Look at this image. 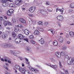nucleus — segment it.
<instances>
[{
	"label": "nucleus",
	"instance_id": "1",
	"mask_svg": "<svg viewBox=\"0 0 74 74\" xmlns=\"http://www.w3.org/2000/svg\"><path fill=\"white\" fill-rule=\"evenodd\" d=\"M67 63L69 65L74 64V58H69L67 61Z\"/></svg>",
	"mask_w": 74,
	"mask_h": 74
},
{
	"label": "nucleus",
	"instance_id": "2",
	"mask_svg": "<svg viewBox=\"0 0 74 74\" xmlns=\"http://www.w3.org/2000/svg\"><path fill=\"white\" fill-rule=\"evenodd\" d=\"M1 2L2 3V5L3 7H7V6L8 5L9 3L7 0H2L1 1Z\"/></svg>",
	"mask_w": 74,
	"mask_h": 74
},
{
	"label": "nucleus",
	"instance_id": "3",
	"mask_svg": "<svg viewBox=\"0 0 74 74\" xmlns=\"http://www.w3.org/2000/svg\"><path fill=\"white\" fill-rule=\"evenodd\" d=\"M40 13H41L42 15H46V14H47V12L45 10L43 9H40Z\"/></svg>",
	"mask_w": 74,
	"mask_h": 74
},
{
	"label": "nucleus",
	"instance_id": "4",
	"mask_svg": "<svg viewBox=\"0 0 74 74\" xmlns=\"http://www.w3.org/2000/svg\"><path fill=\"white\" fill-rule=\"evenodd\" d=\"M57 19L58 21L62 22L63 21V17L62 16H58L57 17Z\"/></svg>",
	"mask_w": 74,
	"mask_h": 74
},
{
	"label": "nucleus",
	"instance_id": "5",
	"mask_svg": "<svg viewBox=\"0 0 74 74\" xmlns=\"http://www.w3.org/2000/svg\"><path fill=\"white\" fill-rule=\"evenodd\" d=\"M36 10V7H32L30 8L29 9V11L31 12H33Z\"/></svg>",
	"mask_w": 74,
	"mask_h": 74
},
{
	"label": "nucleus",
	"instance_id": "6",
	"mask_svg": "<svg viewBox=\"0 0 74 74\" xmlns=\"http://www.w3.org/2000/svg\"><path fill=\"white\" fill-rule=\"evenodd\" d=\"M47 66H50V67H52V68H53V69H54V70H55L56 71H57V69H56V68H57L58 67V66L56 65H51L50 64H47Z\"/></svg>",
	"mask_w": 74,
	"mask_h": 74
},
{
	"label": "nucleus",
	"instance_id": "7",
	"mask_svg": "<svg viewBox=\"0 0 74 74\" xmlns=\"http://www.w3.org/2000/svg\"><path fill=\"white\" fill-rule=\"evenodd\" d=\"M22 0H18L15 1V4L16 5H21L22 4Z\"/></svg>",
	"mask_w": 74,
	"mask_h": 74
},
{
	"label": "nucleus",
	"instance_id": "8",
	"mask_svg": "<svg viewBox=\"0 0 74 74\" xmlns=\"http://www.w3.org/2000/svg\"><path fill=\"white\" fill-rule=\"evenodd\" d=\"M64 10V9L62 8V9H59L58 8H57L56 9V12H57L58 11H60L61 12V14H63V11Z\"/></svg>",
	"mask_w": 74,
	"mask_h": 74
},
{
	"label": "nucleus",
	"instance_id": "9",
	"mask_svg": "<svg viewBox=\"0 0 74 74\" xmlns=\"http://www.w3.org/2000/svg\"><path fill=\"white\" fill-rule=\"evenodd\" d=\"M21 42V39H20L19 38H16L15 41V44H19Z\"/></svg>",
	"mask_w": 74,
	"mask_h": 74
},
{
	"label": "nucleus",
	"instance_id": "10",
	"mask_svg": "<svg viewBox=\"0 0 74 74\" xmlns=\"http://www.w3.org/2000/svg\"><path fill=\"white\" fill-rule=\"evenodd\" d=\"M40 34V32L37 30H36L34 32V34L36 36H37V35H39Z\"/></svg>",
	"mask_w": 74,
	"mask_h": 74
},
{
	"label": "nucleus",
	"instance_id": "11",
	"mask_svg": "<svg viewBox=\"0 0 74 74\" xmlns=\"http://www.w3.org/2000/svg\"><path fill=\"white\" fill-rule=\"evenodd\" d=\"M19 21L21 23H26V21L23 18H21L19 19Z\"/></svg>",
	"mask_w": 74,
	"mask_h": 74
},
{
	"label": "nucleus",
	"instance_id": "12",
	"mask_svg": "<svg viewBox=\"0 0 74 74\" xmlns=\"http://www.w3.org/2000/svg\"><path fill=\"white\" fill-rule=\"evenodd\" d=\"M25 37V36H23L21 34H19L18 36V38H19V39H20V40L23 39V37Z\"/></svg>",
	"mask_w": 74,
	"mask_h": 74
},
{
	"label": "nucleus",
	"instance_id": "13",
	"mask_svg": "<svg viewBox=\"0 0 74 74\" xmlns=\"http://www.w3.org/2000/svg\"><path fill=\"white\" fill-rule=\"evenodd\" d=\"M38 40L39 41H40V42L41 44H42V45L44 44L45 42L44 41V40L43 38H41L40 40H39V39H38Z\"/></svg>",
	"mask_w": 74,
	"mask_h": 74
},
{
	"label": "nucleus",
	"instance_id": "14",
	"mask_svg": "<svg viewBox=\"0 0 74 74\" xmlns=\"http://www.w3.org/2000/svg\"><path fill=\"white\" fill-rule=\"evenodd\" d=\"M24 33L26 35H28L30 33V32H29L28 30L25 29L24 31Z\"/></svg>",
	"mask_w": 74,
	"mask_h": 74
},
{
	"label": "nucleus",
	"instance_id": "15",
	"mask_svg": "<svg viewBox=\"0 0 74 74\" xmlns=\"http://www.w3.org/2000/svg\"><path fill=\"white\" fill-rule=\"evenodd\" d=\"M56 55L58 58H60L61 56V54L59 52L56 53Z\"/></svg>",
	"mask_w": 74,
	"mask_h": 74
},
{
	"label": "nucleus",
	"instance_id": "16",
	"mask_svg": "<svg viewBox=\"0 0 74 74\" xmlns=\"http://www.w3.org/2000/svg\"><path fill=\"white\" fill-rule=\"evenodd\" d=\"M19 70L23 74H24V73H23V71L24 72H25V71H24V69L22 68H19Z\"/></svg>",
	"mask_w": 74,
	"mask_h": 74
},
{
	"label": "nucleus",
	"instance_id": "17",
	"mask_svg": "<svg viewBox=\"0 0 74 74\" xmlns=\"http://www.w3.org/2000/svg\"><path fill=\"white\" fill-rule=\"evenodd\" d=\"M14 30L15 32H19V28L18 27H15L14 28Z\"/></svg>",
	"mask_w": 74,
	"mask_h": 74
},
{
	"label": "nucleus",
	"instance_id": "18",
	"mask_svg": "<svg viewBox=\"0 0 74 74\" xmlns=\"http://www.w3.org/2000/svg\"><path fill=\"white\" fill-rule=\"evenodd\" d=\"M69 34L71 37H74V32H69Z\"/></svg>",
	"mask_w": 74,
	"mask_h": 74
},
{
	"label": "nucleus",
	"instance_id": "19",
	"mask_svg": "<svg viewBox=\"0 0 74 74\" xmlns=\"http://www.w3.org/2000/svg\"><path fill=\"white\" fill-rule=\"evenodd\" d=\"M22 40H24V41H26L27 42H29V40L28 39V38H25L24 37L23 38Z\"/></svg>",
	"mask_w": 74,
	"mask_h": 74
},
{
	"label": "nucleus",
	"instance_id": "20",
	"mask_svg": "<svg viewBox=\"0 0 74 74\" xmlns=\"http://www.w3.org/2000/svg\"><path fill=\"white\" fill-rule=\"evenodd\" d=\"M66 53V52L65 51H62L61 53V54L62 55V56H64Z\"/></svg>",
	"mask_w": 74,
	"mask_h": 74
},
{
	"label": "nucleus",
	"instance_id": "21",
	"mask_svg": "<svg viewBox=\"0 0 74 74\" xmlns=\"http://www.w3.org/2000/svg\"><path fill=\"white\" fill-rule=\"evenodd\" d=\"M53 44L54 46H57L58 45V42L56 41H54L53 42Z\"/></svg>",
	"mask_w": 74,
	"mask_h": 74
},
{
	"label": "nucleus",
	"instance_id": "22",
	"mask_svg": "<svg viewBox=\"0 0 74 74\" xmlns=\"http://www.w3.org/2000/svg\"><path fill=\"white\" fill-rule=\"evenodd\" d=\"M48 31H50L52 33V34H54V33H55V31L53 29H49L48 30Z\"/></svg>",
	"mask_w": 74,
	"mask_h": 74
},
{
	"label": "nucleus",
	"instance_id": "23",
	"mask_svg": "<svg viewBox=\"0 0 74 74\" xmlns=\"http://www.w3.org/2000/svg\"><path fill=\"white\" fill-rule=\"evenodd\" d=\"M10 7H12V8H14L15 7V5L14 4L11 3L10 4Z\"/></svg>",
	"mask_w": 74,
	"mask_h": 74
},
{
	"label": "nucleus",
	"instance_id": "24",
	"mask_svg": "<svg viewBox=\"0 0 74 74\" xmlns=\"http://www.w3.org/2000/svg\"><path fill=\"white\" fill-rule=\"evenodd\" d=\"M6 47H11V46H12V45L10 43H6Z\"/></svg>",
	"mask_w": 74,
	"mask_h": 74
},
{
	"label": "nucleus",
	"instance_id": "25",
	"mask_svg": "<svg viewBox=\"0 0 74 74\" xmlns=\"http://www.w3.org/2000/svg\"><path fill=\"white\" fill-rule=\"evenodd\" d=\"M10 59L8 57H6V58H5V59H4V61L5 62H8V60H10Z\"/></svg>",
	"mask_w": 74,
	"mask_h": 74
},
{
	"label": "nucleus",
	"instance_id": "26",
	"mask_svg": "<svg viewBox=\"0 0 74 74\" xmlns=\"http://www.w3.org/2000/svg\"><path fill=\"white\" fill-rule=\"evenodd\" d=\"M70 7L72 8H74V3H73L70 4Z\"/></svg>",
	"mask_w": 74,
	"mask_h": 74
},
{
	"label": "nucleus",
	"instance_id": "27",
	"mask_svg": "<svg viewBox=\"0 0 74 74\" xmlns=\"http://www.w3.org/2000/svg\"><path fill=\"white\" fill-rule=\"evenodd\" d=\"M7 14L8 16H11V15H12V13H11V12H9V11H8L7 12Z\"/></svg>",
	"mask_w": 74,
	"mask_h": 74
},
{
	"label": "nucleus",
	"instance_id": "28",
	"mask_svg": "<svg viewBox=\"0 0 74 74\" xmlns=\"http://www.w3.org/2000/svg\"><path fill=\"white\" fill-rule=\"evenodd\" d=\"M13 52H14V55H15V54H19V51H14Z\"/></svg>",
	"mask_w": 74,
	"mask_h": 74
},
{
	"label": "nucleus",
	"instance_id": "29",
	"mask_svg": "<svg viewBox=\"0 0 74 74\" xmlns=\"http://www.w3.org/2000/svg\"><path fill=\"white\" fill-rule=\"evenodd\" d=\"M29 37L30 39L32 40V39L34 38V36H33V35H31L29 36Z\"/></svg>",
	"mask_w": 74,
	"mask_h": 74
},
{
	"label": "nucleus",
	"instance_id": "30",
	"mask_svg": "<svg viewBox=\"0 0 74 74\" xmlns=\"http://www.w3.org/2000/svg\"><path fill=\"white\" fill-rule=\"evenodd\" d=\"M2 47L3 48H5L7 47L6 43H4L2 45Z\"/></svg>",
	"mask_w": 74,
	"mask_h": 74
},
{
	"label": "nucleus",
	"instance_id": "31",
	"mask_svg": "<svg viewBox=\"0 0 74 74\" xmlns=\"http://www.w3.org/2000/svg\"><path fill=\"white\" fill-rule=\"evenodd\" d=\"M15 68H16V69H19L20 68V66L18 65H16L15 66Z\"/></svg>",
	"mask_w": 74,
	"mask_h": 74
},
{
	"label": "nucleus",
	"instance_id": "32",
	"mask_svg": "<svg viewBox=\"0 0 74 74\" xmlns=\"http://www.w3.org/2000/svg\"><path fill=\"white\" fill-rule=\"evenodd\" d=\"M12 36L13 37H15L16 36V34L15 32H12Z\"/></svg>",
	"mask_w": 74,
	"mask_h": 74
},
{
	"label": "nucleus",
	"instance_id": "33",
	"mask_svg": "<svg viewBox=\"0 0 74 74\" xmlns=\"http://www.w3.org/2000/svg\"><path fill=\"white\" fill-rule=\"evenodd\" d=\"M8 11L10 12L12 14V13L14 12V10L12 9H10V10H8Z\"/></svg>",
	"mask_w": 74,
	"mask_h": 74
},
{
	"label": "nucleus",
	"instance_id": "34",
	"mask_svg": "<svg viewBox=\"0 0 74 74\" xmlns=\"http://www.w3.org/2000/svg\"><path fill=\"white\" fill-rule=\"evenodd\" d=\"M18 26L19 27H20L21 28L23 27V25H22V24H19L18 25Z\"/></svg>",
	"mask_w": 74,
	"mask_h": 74
},
{
	"label": "nucleus",
	"instance_id": "35",
	"mask_svg": "<svg viewBox=\"0 0 74 74\" xmlns=\"http://www.w3.org/2000/svg\"><path fill=\"white\" fill-rule=\"evenodd\" d=\"M60 41L61 43H62L63 42V39L62 38H60Z\"/></svg>",
	"mask_w": 74,
	"mask_h": 74
},
{
	"label": "nucleus",
	"instance_id": "36",
	"mask_svg": "<svg viewBox=\"0 0 74 74\" xmlns=\"http://www.w3.org/2000/svg\"><path fill=\"white\" fill-rule=\"evenodd\" d=\"M3 67L5 69H6L7 70H8V68L7 67V66H5V65H3Z\"/></svg>",
	"mask_w": 74,
	"mask_h": 74
},
{
	"label": "nucleus",
	"instance_id": "37",
	"mask_svg": "<svg viewBox=\"0 0 74 74\" xmlns=\"http://www.w3.org/2000/svg\"><path fill=\"white\" fill-rule=\"evenodd\" d=\"M4 24L5 26H6L8 24V21H5Z\"/></svg>",
	"mask_w": 74,
	"mask_h": 74
},
{
	"label": "nucleus",
	"instance_id": "38",
	"mask_svg": "<svg viewBox=\"0 0 74 74\" xmlns=\"http://www.w3.org/2000/svg\"><path fill=\"white\" fill-rule=\"evenodd\" d=\"M59 64L60 65V68H62V64L61 63V62H59Z\"/></svg>",
	"mask_w": 74,
	"mask_h": 74
},
{
	"label": "nucleus",
	"instance_id": "39",
	"mask_svg": "<svg viewBox=\"0 0 74 74\" xmlns=\"http://www.w3.org/2000/svg\"><path fill=\"white\" fill-rule=\"evenodd\" d=\"M30 42H31L32 44H36V42H35L33 40H30Z\"/></svg>",
	"mask_w": 74,
	"mask_h": 74
},
{
	"label": "nucleus",
	"instance_id": "40",
	"mask_svg": "<svg viewBox=\"0 0 74 74\" xmlns=\"http://www.w3.org/2000/svg\"><path fill=\"white\" fill-rule=\"evenodd\" d=\"M7 36V35L5 34H3L2 35V37L3 38H5Z\"/></svg>",
	"mask_w": 74,
	"mask_h": 74
},
{
	"label": "nucleus",
	"instance_id": "41",
	"mask_svg": "<svg viewBox=\"0 0 74 74\" xmlns=\"http://www.w3.org/2000/svg\"><path fill=\"white\" fill-rule=\"evenodd\" d=\"M51 59L52 62H56V60H55L53 58H51Z\"/></svg>",
	"mask_w": 74,
	"mask_h": 74
},
{
	"label": "nucleus",
	"instance_id": "42",
	"mask_svg": "<svg viewBox=\"0 0 74 74\" xmlns=\"http://www.w3.org/2000/svg\"><path fill=\"white\" fill-rule=\"evenodd\" d=\"M12 22L13 23H15V22H16V20L15 19H12Z\"/></svg>",
	"mask_w": 74,
	"mask_h": 74
},
{
	"label": "nucleus",
	"instance_id": "43",
	"mask_svg": "<svg viewBox=\"0 0 74 74\" xmlns=\"http://www.w3.org/2000/svg\"><path fill=\"white\" fill-rule=\"evenodd\" d=\"M34 72V73H38V70L37 69H35Z\"/></svg>",
	"mask_w": 74,
	"mask_h": 74
},
{
	"label": "nucleus",
	"instance_id": "44",
	"mask_svg": "<svg viewBox=\"0 0 74 74\" xmlns=\"http://www.w3.org/2000/svg\"><path fill=\"white\" fill-rule=\"evenodd\" d=\"M69 56L68 55H66L65 56V59H69Z\"/></svg>",
	"mask_w": 74,
	"mask_h": 74
},
{
	"label": "nucleus",
	"instance_id": "45",
	"mask_svg": "<svg viewBox=\"0 0 74 74\" xmlns=\"http://www.w3.org/2000/svg\"><path fill=\"white\" fill-rule=\"evenodd\" d=\"M44 25L45 26H48V23L47 22H45L44 23Z\"/></svg>",
	"mask_w": 74,
	"mask_h": 74
},
{
	"label": "nucleus",
	"instance_id": "46",
	"mask_svg": "<svg viewBox=\"0 0 74 74\" xmlns=\"http://www.w3.org/2000/svg\"><path fill=\"white\" fill-rule=\"evenodd\" d=\"M72 11H73V10L72 9L69 10V12H68L69 13H67L66 14H69V13H70V12H72Z\"/></svg>",
	"mask_w": 74,
	"mask_h": 74
},
{
	"label": "nucleus",
	"instance_id": "47",
	"mask_svg": "<svg viewBox=\"0 0 74 74\" xmlns=\"http://www.w3.org/2000/svg\"><path fill=\"white\" fill-rule=\"evenodd\" d=\"M0 20L1 21H4V19H3V17H0Z\"/></svg>",
	"mask_w": 74,
	"mask_h": 74
},
{
	"label": "nucleus",
	"instance_id": "48",
	"mask_svg": "<svg viewBox=\"0 0 74 74\" xmlns=\"http://www.w3.org/2000/svg\"><path fill=\"white\" fill-rule=\"evenodd\" d=\"M29 69H30V70H32V71H34V70L35 69H33V68H32V67H31L29 68Z\"/></svg>",
	"mask_w": 74,
	"mask_h": 74
},
{
	"label": "nucleus",
	"instance_id": "49",
	"mask_svg": "<svg viewBox=\"0 0 74 74\" xmlns=\"http://www.w3.org/2000/svg\"><path fill=\"white\" fill-rule=\"evenodd\" d=\"M28 16H30V17H32L33 16V15L32 14H29Z\"/></svg>",
	"mask_w": 74,
	"mask_h": 74
},
{
	"label": "nucleus",
	"instance_id": "50",
	"mask_svg": "<svg viewBox=\"0 0 74 74\" xmlns=\"http://www.w3.org/2000/svg\"><path fill=\"white\" fill-rule=\"evenodd\" d=\"M5 65H6V66H7V67H8L9 66V64L7 63H5Z\"/></svg>",
	"mask_w": 74,
	"mask_h": 74
},
{
	"label": "nucleus",
	"instance_id": "51",
	"mask_svg": "<svg viewBox=\"0 0 74 74\" xmlns=\"http://www.w3.org/2000/svg\"><path fill=\"white\" fill-rule=\"evenodd\" d=\"M38 24L40 25H42V22L41 21H40L38 23Z\"/></svg>",
	"mask_w": 74,
	"mask_h": 74
},
{
	"label": "nucleus",
	"instance_id": "52",
	"mask_svg": "<svg viewBox=\"0 0 74 74\" xmlns=\"http://www.w3.org/2000/svg\"><path fill=\"white\" fill-rule=\"evenodd\" d=\"M40 30L41 32H44V30L42 28H40Z\"/></svg>",
	"mask_w": 74,
	"mask_h": 74
},
{
	"label": "nucleus",
	"instance_id": "53",
	"mask_svg": "<svg viewBox=\"0 0 74 74\" xmlns=\"http://www.w3.org/2000/svg\"><path fill=\"white\" fill-rule=\"evenodd\" d=\"M47 10L49 12H52V10H49L48 9H47Z\"/></svg>",
	"mask_w": 74,
	"mask_h": 74
},
{
	"label": "nucleus",
	"instance_id": "54",
	"mask_svg": "<svg viewBox=\"0 0 74 74\" xmlns=\"http://www.w3.org/2000/svg\"><path fill=\"white\" fill-rule=\"evenodd\" d=\"M8 24L9 25H12V24H11V22L8 21Z\"/></svg>",
	"mask_w": 74,
	"mask_h": 74
},
{
	"label": "nucleus",
	"instance_id": "55",
	"mask_svg": "<svg viewBox=\"0 0 74 74\" xmlns=\"http://www.w3.org/2000/svg\"><path fill=\"white\" fill-rule=\"evenodd\" d=\"M30 49V47H27V51H29Z\"/></svg>",
	"mask_w": 74,
	"mask_h": 74
},
{
	"label": "nucleus",
	"instance_id": "56",
	"mask_svg": "<svg viewBox=\"0 0 74 74\" xmlns=\"http://www.w3.org/2000/svg\"><path fill=\"white\" fill-rule=\"evenodd\" d=\"M66 38H69V35L68 34H67L66 35Z\"/></svg>",
	"mask_w": 74,
	"mask_h": 74
},
{
	"label": "nucleus",
	"instance_id": "57",
	"mask_svg": "<svg viewBox=\"0 0 74 74\" xmlns=\"http://www.w3.org/2000/svg\"><path fill=\"white\" fill-rule=\"evenodd\" d=\"M66 47H63V49L65 50L66 49Z\"/></svg>",
	"mask_w": 74,
	"mask_h": 74
},
{
	"label": "nucleus",
	"instance_id": "58",
	"mask_svg": "<svg viewBox=\"0 0 74 74\" xmlns=\"http://www.w3.org/2000/svg\"><path fill=\"white\" fill-rule=\"evenodd\" d=\"M10 60H8V63H11V61H10Z\"/></svg>",
	"mask_w": 74,
	"mask_h": 74
},
{
	"label": "nucleus",
	"instance_id": "59",
	"mask_svg": "<svg viewBox=\"0 0 74 74\" xmlns=\"http://www.w3.org/2000/svg\"><path fill=\"white\" fill-rule=\"evenodd\" d=\"M65 73L66 74H69V73L68 72V71L67 70L66 71Z\"/></svg>",
	"mask_w": 74,
	"mask_h": 74
},
{
	"label": "nucleus",
	"instance_id": "60",
	"mask_svg": "<svg viewBox=\"0 0 74 74\" xmlns=\"http://www.w3.org/2000/svg\"><path fill=\"white\" fill-rule=\"evenodd\" d=\"M67 44H70V42L69 41H68L67 42Z\"/></svg>",
	"mask_w": 74,
	"mask_h": 74
},
{
	"label": "nucleus",
	"instance_id": "61",
	"mask_svg": "<svg viewBox=\"0 0 74 74\" xmlns=\"http://www.w3.org/2000/svg\"><path fill=\"white\" fill-rule=\"evenodd\" d=\"M1 33H2V32H1L0 31V38L1 36Z\"/></svg>",
	"mask_w": 74,
	"mask_h": 74
},
{
	"label": "nucleus",
	"instance_id": "62",
	"mask_svg": "<svg viewBox=\"0 0 74 74\" xmlns=\"http://www.w3.org/2000/svg\"><path fill=\"white\" fill-rule=\"evenodd\" d=\"M26 63L27 64H30V63L29 62V61H27Z\"/></svg>",
	"mask_w": 74,
	"mask_h": 74
},
{
	"label": "nucleus",
	"instance_id": "63",
	"mask_svg": "<svg viewBox=\"0 0 74 74\" xmlns=\"http://www.w3.org/2000/svg\"><path fill=\"white\" fill-rule=\"evenodd\" d=\"M1 61H3V62H4V59L3 58H1Z\"/></svg>",
	"mask_w": 74,
	"mask_h": 74
},
{
	"label": "nucleus",
	"instance_id": "64",
	"mask_svg": "<svg viewBox=\"0 0 74 74\" xmlns=\"http://www.w3.org/2000/svg\"><path fill=\"white\" fill-rule=\"evenodd\" d=\"M46 4L47 5H49V3H48V2H47L46 3Z\"/></svg>",
	"mask_w": 74,
	"mask_h": 74
}]
</instances>
